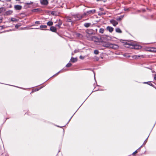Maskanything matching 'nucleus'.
<instances>
[{"instance_id":"a211bd4d","label":"nucleus","mask_w":156,"mask_h":156,"mask_svg":"<svg viewBox=\"0 0 156 156\" xmlns=\"http://www.w3.org/2000/svg\"><path fill=\"white\" fill-rule=\"evenodd\" d=\"M47 24L49 26H52L53 24V22L52 21H49L47 23Z\"/></svg>"},{"instance_id":"393cba45","label":"nucleus","mask_w":156,"mask_h":156,"mask_svg":"<svg viewBox=\"0 0 156 156\" xmlns=\"http://www.w3.org/2000/svg\"><path fill=\"white\" fill-rule=\"evenodd\" d=\"M72 64L70 63H69L66 66V67H70L72 66Z\"/></svg>"},{"instance_id":"f257e3e1","label":"nucleus","mask_w":156,"mask_h":156,"mask_svg":"<svg viewBox=\"0 0 156 156\" xmlns=\"http://www.w3.org/2000/svg\"><path fill=\"white\" fill-rule=\"evenodd\" d=\"M86 37L87 39L89 41H92L94 42H97L98 40V38L96 36H93L91 34H87Z\"/></svg>"},{"instance_id":"b1692460","label":"nucleus","mask_w":156,"mask_h":156,"mask_svg":"<svg viewBox=\"0 0 156 156\" xmlns=\"http://www.w3.org/2000/svg\"><path fill=\"white\" fill-rule=\"evenodd\" d=\"M132 57L133 58H134V59H137L138 58V55H133L132 56Z\"/></svg>"},{"instance_id":"2eb2a0df","label":"nucleus","mask_w":156,"mask_h":156,"mask_svg":"<svg viewBox=\"0 0 156 156\" xmlns=\"http://www.w3.org/2000/svg\"><path fill=\"white\" fill-rule=\"evenodd\" d=\"M91 24L90 23H86L84 25L85 27H88L90 26Z\"/></svg>"},{"instance_id":"4c0bfd02","label":"nucleus","mask_w":156,"mask_h":156,"mask_svg":"<svg viewBox=\"0 0 156 156\" xmlns=\"http://www.w3.org/2000/svg\"><path fill=\"white\" fill-rule=\"evenodd\" d=\"M35 23L36 24H38L40 23V22H39V21H37L35 22Z\"/></svg>"},{"instance_id":"c9c22d12","label":"nucleus","mask_w":156,"mask_h":156,"mask_svg":"<svg viewBox=\"0 0 156 156\" xmlns=\"http://www.w3.org/2000/svg\"><path fill=\"white\" fill-rule=\"evenodd\" d=\"M147 138L146 140L144 141V144H143V145H144L145 144V143L147 142Z\"/></svg>"},{"instance_id":"423d86ee","label":"nucleus","mask_w":156,"mask_h":156,"mask_svg":"<svg viewBox=\"0 0 156 156\" xmlns=\"http://www.w3.org/2000/svg\"><path fill=\"white\" fill-rule=\"evenodd\" d=\"M67 21L69 22H72V23H74V19H72V17H66Z\"/></svg>"},{"instance_id":"7c9ffc66","label":"nucleus","mask_w":156,"mask_h":156,"mask_svg":"<svg viewBox=\"0 0 156 156\" xmlns=\"http://www.w3.org/2000/svg\"><path fill=\"white\" fill-rule=\"evenodd\" d=\"M153 76L154 77V79L156 80V74H153Z\"/></svg>"},{"instance_id":"aec40b11","label":"nucleus","mask_w":156,"mask_h":156,"mask_svg":"<svg viewBox=\"0 0 156 156\" xmlns=\"http://www.w3.org/2000/svg\"><path fill=\"white\" fill-rule=\"evenodd\" d=\"M104 30L103 28L100 29L99 32L100 33L103 34L104 32Z\"/></svg>"},{"instance_id":"a19ab883","label":"nucleus","mask_w":156,"mask_h":156,"mask_svg":"<svg viewBox=\"0 0 156 156\" xmlns=\"http://www.w3.org/2000/svg\"><path fill=\"white\" fill-rule=\"evenodd\" d=\"M128 9H125V10L126 11V10H128Z\"/></svg>"},{"instance_id":"473e14b6","label":"nucleus","mask_w":156,"mask_h":156,"mask_svg":"<svg viewBox=\"0 0 156 156\" xmlns=\"http://www.w3.org/2000/svg\"><path fill=\"white\" fill-rule=\"evenodd\" d=\"M33 2H30L29 3H27L26 4L27 5H30L32 4H33Z\"/></svg>"},{"instance_id":"412c9836","label":"nucleus","mask_w":156,"mask_h":156,"mask_svg":"<svg viewBox=\"0 0 156 156\" xmlns=\"http://www.w3.org/2000/svg\"><path fill=\"white\" fill-rule=\"evenodd\" d=\"M11 21L12 22H17L18 20L17 19H16L15 18H12L11 19Z\"/></svg>"},{"instance_id":"de8ad7c7","label":"nucleus","mask_w":156,"mask_h":156,"mask_svg":"<svg viewBox=\"0 0 156 156\" xmlns=\"http://www.w3.org/2000/svg\"><path fill=\"white\" fill-rule=\"evenodd\" d=\"M99 0H97V1H99Z\"/></svg>"},{"instance_id":"72a5a7b5","label":"nucleus","mask_w":156,"mask_h":156,"mask_svg":"<svg viewBox=\"0 0 156 156\" xmlns=\"http://www.w3.org/2000/svg\"><path fill=\"white\" fill-rule=\"evenodd\" d=\"M80 59H84V56H83L81 55H80Z\"/></svg>"},{"instance_id":"6ab92c4d","label":"nucleus","mask_w":156,"mask_h":156,"mask_svg":"<svg viewBox=\"0 0 156 156\" xmlns=\"http://www.w3.org/2000/svg\"><path fill=\"white\" fill-rule=\"evenodd\" d=\"M47 26L46 25H41L40 26V28L41 30H43V28H46Z\"/></svg>"},{"instance_id":"9d476101","label":"nucleus","mask_w":156,"mask_h":156,"mask_svg":"<svg viewBox=\"0 0 156 156\" xmlns=\"http://www.w3.org/2000/svg\"><path fill=\"white\" fill-rule=\"evenodd\" d=\"M62 22L61 20H59L58 23L55 25V26L58 27V28H60L61 26L62 25Z\"/></svg>"},{"instance_id":"dca6fc26","label":"nucleus","mask_w":156,"mask_h":156,"mask_svg":"<svg viewBox=\"0 0 156 156\" xmlns=\"http://www.w3.org/2000/svg\"><path fill=\"white\" fill-rule=\"evenodd\" d=\"M12 12V11L11 10L7 11L6 12V14L7 15H10L11 14Z\"/></svg>"},{"instance_id":"79ce46f5","label":"nucleus","mask_w":156,"mask_h":156,"mask_svg":"<svg viewBox=\"0 0 156 156\" xmlns=\"http://www.w3.org/2000/svg\"><path fill=\"white\" fill-rule=\"evenodd\" d=\"M2 20L1 19H0V23L2 22Z\"/></svg>"},{"instance_id":"cd10ccee","label":"nucleus","mask_w":156,"mask_h":156,"mask_svg":"<svg viewBox=\"0 0 156 156\" xmlns=\"http://www.w3.org/2000/svg\"><path fill=\"white\" fill-rule=\"evenodd\" d=\"M138 57L140 58H143L144 57V55H138Z\"/></svg>"},{"instance_id":"bb28decb","label":"nucleus","mask_w":156,"mask_h":156,"mask_svg":"<svg viewBox=\"0 0 156 156\" xmlns=\"http://www.w3.org/2000/svg\"><path fill=\"white\" fill-rule=\"evenodd\" d=\"M56 12L55 11H53L51 12V14L53 15H56Z\"/></svg>"},{"instance_id":"39448f33","label":"nucleus","mask_w":156,"mask_h":156,"mask_svg":"<svg viewBox=\"0 0 156 156\" xmlns=\"http://www.w3.org/2000/svg\"><path fill=\"white\" fill-rule=\"evenodd\" d=\"M41 4L43 5H47L48 4V2L47 0H40Z\"/></svg>"},{"instance_id":"2f4dec72","label":"nucleus","mask_w":156,"mask_h":156,"mask_svg":"<svg viewBox=\"0 0 156 156\" xmlns=\"http://www.w3.org/2000/svg\"><path fill=\"white\" fill-rule=\"evenodd\" d=\"M20 26V25L16 24L15 25V27L16 28H18Z\"/></svg>"},{"instance_id":"ddd939ff","label":"nucleus","mask_w":156,"mask_h":156,"mask_svg":"<svg viewBox=\"0 0 156 156\" xmlns=\"http://www.w3.org/2000/svg\"><path fill=\"white\" fill-rule=\"evenodd\" d=\"M77 61V59L76 58H74L72 57L70 59V61L72 62H76Z\"/></svg>"},{"instance_id":"e433bc0d","label":"nucleus","mask_w":156,"mask_h":156,"mask_svg":"<svg viewBox=\"0 0 156 156\" xmlns=\"http://www.w3.org/2000/svg\"><path fill=\"white\" fill-rule=\"evenodd\" d=\"M137 153V150H136L135 152H134L133 153V154H136Z\"/></svg>"},{"instance_id":"a18cd8bd","label":"nucleus","mask_w":156,"mask_h":156,"mask_svg":"<svg viewBox=\"0 0 156 156\" xmlns=\"http://www.w3.org/2000/svg\"><path fill=\"white\" fill-rule=\"evenodd\" d=\"M16 0V1H20V0Z\"/></svg>"},{"instance_id":"37998d69","label":"nucleus","mask_w":156,"mask_h":156,"mask_svg":"<svg viewBox=\"0 0 156 156\" xmlns=\"http://www.w3.org/2000/svg\"><path fill=\"white\" fill-rule=\"evenodd\" d=\"M126 57H130V56H129V55H128V56H127Z\"/></svg>"},{"instance_id":"4be33fe9","label":"nucleus","mask_w":156,"mask_h":156,"mask_svg":"<svg viewBox=\"0 0 156 156\" xmlns=\"http://www.w3.org/2000/svg\"><path fill=\"white\" fill-rule=\"evenodd\" d=\"M87 34H93V32H91L90 31L88 30L87 31Z\"/></svg>"},{"instance_id":"0eeeda50","label":"nucleus","mask_w":156,"mask_h":156,"mask_svg":"<svg viewBox=\"0 0 156 156\" xmlns=\"http://www.w3.org/2000/svg\"><path fill=\"white\" fill-rule=\"evenodd\" d=\"M15 9L16 10H20L22 8V6L20 5H16L14 6Z\"/></svg>"},{"instance_id":"c03bdc74","label":"nucleus","mask_w":156,"mask_h":156,"mask_svg":"<svg viewBox=\"0 0 156 156\" xmlns=\"http://www.w3.org/2000/svg\"><path fill=\"white\" fill-rule=\"evenodd\" d=\"M35 29H39V28H35Z\"/></svg>"},{"instance_id":"49530a36","label":"nucleus","mask_w":156,"mask_h":156,"mask_svg":"<svg viewBox=\"0 0 156 156\" xmlns=\"http://www.w3.org/2000/svg\"><path fill=\"white\" fill-rule=\"evenodd\" d=\"M142 147V146H141V147H140H140Z\"/></svg>"},{"instance_id":"20e7f679","label":"nucleus","mask_w":156,"mask_h":156,"mask_svg":"<svg viewBox=\"0 0 156 156\" xmlns=\"http://www.w3.org/2000/svg\"><path fill=\"white\" fill-rule=\"evenodd\" d=\"M126 44L129 45L130 46H132L133 47V48L135 49H139L142 48V47L140 45H137L136 44H133L132 43H126Z\"/></svg>"},{"instance_id":"7ed1b4c3","label":"nucleus","mask_w":156,"mask_h":156,"mask_svg":"<svg viewBox=\"0 0 156 156\" xmlns=\"http://www.w3.org/2000/svg\"><path fill=\"white\" fill-rule=\"evenodd\" d=\"M83 18V16H81V15L79 14L74 15L72 16V19H74V22L80 20Z\"/></svg>"},{"instance_id":"c756f323","label":"nucleus","mask_w":156,"mask_h":156,"mask_svg":"<svg viewBox=\"0 0 156 156\" xmlns=\"http://www.w3.org/2000/svg\"><path fill=\"white\" fill-rule=\"evenodd\" d=\"M3 8H0V13H1L3 11Z\"/></svg>"},{"instance_id":"c85d7f7f","label":"nucleus","mask_w":156,"mask_h":156,"mask_svg":"<svg viewBox=\"0 0 156 156\" xmlns=\"http://www.w3.org/2000/svg\"><path fill=\"white\" fill-rule=\"evenodd\" d=\"M88 15V14L87 13V12L86 13H84L82 15H81V16H83V18L84 17V16L86 15Z\"/></svg>"},{"instance_id":"f704fd0d","label":"nucleus","mask_w":156,"mask_h":156,"mask_svg":"<svg viewBox=\"0 0 156 156\" xmlns=\"http://www.w3.org/2000/svg\"><path fill=\"white\" fill-rule=\"evenodd\" d=\"M62 70H61L60 71H59L58 73H56V74H55L54 76H56V75H58L59 73H60L62 72Z\"/></svg>"},{"instance_id":"ea45409f","label":"nucleus","mask_w":156,"mask_h":156,"mask_svg":"<svg viewBox=\"0 0 156 156\" xmlns=\"http://www.w3.org/2000/svg\"><path fill=\"white\" fill-rule=\"evenodd\" d=\"M77 52V50H75V51H74V53H76V52Z\"/></svg>"},{"instance_id":"6e6552de","label":"nucleus","mask_w":156,"mask_h":156,"mask_svg":"<svg viewBox=\"0 0 156 156\" xmlns=\"http://www.w3.org/2000/svg\"><path fill=\"white\" fill-rule=\"evenodd\" d=\"M110 22L114 26H116L118 23L117 21L114 20H111L110 21Z\"/></svg>"},{"instance_id":"9b49d317","label":"nucleus","mask_w":156,"mask_h":156,"mask_svg":"<svg viewBox=\"0 0 156 156\" xmlns=\"http://www.w3.org/2000/svg\"><path fill=\"white\" fill-rule=\"evenodd\" d=\"M50 30L53 32H56V28L52 26L50 28Z\"/></svg>"},{"instance_id":"5701e85b","label":"nucleus","mask_w":156,"mask_h":156,"mask_svg":"<svg viewBox=\"0 0 156 156\" xmlns=\"http://www.w3.org/2000/svg\"><path fill=\"white\" fill-rule=\"evenodd\" d=\"M94 53L96 55H97L99 53V51L98 50H95L94 51Z\"/></svg>"},{"instance_id":"58836bf2","label":"nucleus","mask_w":156,"mask_h":156,"mask_svg":"<svg viewBox=\"0 0 156 156\" xmlns=\"http://www.w3.org/2000/svg\"><path fill=\"white\" fill-rule=\"evenodd\" d=\"M121 20V18H118L117 19V20Z\"/></svg>"},{"instance_id":"1a4fd4ad","label":"nucleus","mask_w":156,"mask_h":156,"mask_svg":"<svg viewBox=\"0 0 156 156\" xmlns=\"http://www.w3.org/2000/svg\"><path fill=\"white\" fill-rule=\"evenodd\" d=\"M106 29L110 32L112 33L113 31L114 28L112 27L108 26L107 27Z\"/></svg>"},{"instance_id":"4468645a","label":"nucleus","mask_w":156,"mask_h":156,"mask_svg":"<svg viewBox=\"0 0 156 156\" xmlns=\"http://www.w3.org/2000/svg\"><path fill=\"white\" fill-rule=\"evenodd\" d=\"M115 31L117 33H122V31L119 28H117L115 29Z\"/></svg>"},{"instance_id":"a878e982","label":"nucleus","mask_w":156,"mask_h":156,"mask_svg":"<svg viewBox=\"0 0 156 156\" xmlns=\"http://www.w3.org/2000/svg\"><path fill=\"white\" fill-rule=\"evenodd\" d=\"M39 11V9H34L32 11L34 12H37Z\"/></svg>"},{"instance_id":"f3484780","label":"nucleus","mask_w":156,"mask_h":156,"mask_svg":"<svg viewBox=\"0 0 156 156\" xmlns=\"http://www.w3.org/2000/svg\"><path fill=\"white\" fill-rule=\"evenodd\" d=\"M144 83H147L151 86H153V85L151 82H145Z\"/></svg>"},{"instance_id":"f03ea898","label":"nucleus","mask_w":156,"mask_h":156,"mask_svg":"<svg viewBox=\"0 0 156 156\" xmlns=\"http://www.w3.org/2000/svg\"><path fill=\"white\" fill-rule=\"evenodd\" d=\"M105 47L108 48H112L115 49H117L119 46L116 44H113L110 43H107L105 45Z\"/></svg>"},{"instance_id":"f8f14e48","label":"nucleus","mask_w":156,"mask_h":156,"mask_svg":"<svg viewBox=\"0 0 156 156\" xmlns=\"http://www.w3.org/2000/svg\"><path fill=\"white\" fill-rule=\"evenodd\" d=\"M95 12H96L95 10L93 9L92 10L88 11H87V13L88 14H90L91 13H95Z\"/></svg>"}]
</instances>
